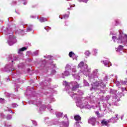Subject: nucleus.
Wrapping results in <instances>:
<instances>
[{
  "mask_svg": "<svg viewBox=\"0 0 127 127\" xmlns=\"http://www.w3.org/2000/svg\"><path fill=\"white\" fill-rule=\"evenodd\" d=\"M107 108V105H103V109L102 110V111H106Z\"/></svg>",
  "mask_w": 127,
  "mask_h": 127,
  "instance_id": "43",
  "label": "nucleus"
},
{
  "mask_svg": "<svg viewBox=\"0 0 127 127\" xmlns=\"http://www.w3.org/2000/svg\"><path fill=\"white\" fill-rule=\"evenodd\" d=\"M126 82L124 81H121V82L119 81H117L115 82V83L116 84V86H118V87L120 86V85H125Z\"/></svg>",
  "mask_w": 127,
  "mask_h": 127,
  "instance_id": "14",
  "label": "nucleus"
},
{
  "mask_svg": "<svg viewBox=\"0 0 127 127\" xmlns=\"http://www.w3.org/2000/svg\"><path fill=\"white\" fill-rule=\"evenodd\" d=\"M27 32H30L32 30V25H30L28 26L27 28Z\"/></svg>",
  "mask_w": 127,
  "mask_h": 127,
  "instance_id": "20",
  "label": "nucleus"
},
{
  "mask_svg": "<svg viewBox=\"0 0 127 127\" xmlns=\"http://www.w3.org/2000/svg\"><path fill=\"white\" fill-rule=\"evenodd\" d=\"M27 49L26 47H23L21 49H19L18 51V54H22L23 51H25Z\"/></svg>",
  "mask_w": 127,
  "mask_h": 127,
  "instance_id": "16",
  "label": "nucleus"
},
{
  "mask_svg": "<svg viewBox=\"0 0 127 127\" xmlns=\"http://www.w3.org/2000/svg\"><path fill=\"white\" fill-rule=\"evenodd\" d=\"M47 108L48 110H49V111H50V112H51V113L53 112V109L51 108V106L48 105Z\"/></svg>",
  "mask_w": 127,
  "mask_h": 127,
  "instance_id": "32",
  "label": "nucleus"
},
{
  "mask_svg": "<svg viewBox=\"0 0 127 127\" xmlns=\"http://www.w3.org/2000/svg\"><path fill=\"white\" fill-rule=\"evenodd\" d=\"M6 31L7 33H8V32H9V27H7Z\"/></svg>",
  "mask_w": 127,
  "mask_h": 127,
  "instance_id": "49",
  "label": "nucleus"
},
{
  "mask_svg": "<svg viewBox=\"0 0 127 127\" xmlns=\"http://www.w3.org/2000/svg\"><path fill=\"white\" fill-rule=\"evenodd\" d=\"M0 116H1V117H2V118H4L3 117V114L2 113H1Z\"/></svg>",
  "mask_w": 127,
  "mask_h": 127,
  "instance_id": "53",
  "label": "nucleus"
},
{
  "mask_svg": "<svg viewBox=\"0 0 127 127\" xmlns=\"http://www.w3.org/2000/svg\"><path fill=\"white\" fill-rule=\"evenodd\" d=\"M96 116H97V117H100V113L99 112V111H97L96 112Z\"/></svg>",
  "mask_w": 127,
  "mask_h": 127,
  "instance_id": "48",
  "label": "nucleus"
},
{
  "mask_svg": "<svg viewBox=\"0 0 127 127\" xmlns=\"http://www.w3.org/2000/svg\"><path fill=\"white\" fill-rule=\"evenodd\" d=\"M22 3H23V4L24 5H25V4H26V3H27V0H23V1H22Z\"/></svg>",
  "mask_w": 127,
  "mask_h": 127,
  "instance_id": "39",
  "label": "nucleus"
},
{
  "mask_svg": "<svg viewBox=\"0 0 127 127\" xmlns=\"http://www.w3.org/2000/svg\"><path fill=\"white\" fill-rule=\"evenodd\" d=\"M78 1H80V2H85V3H87L88 2V1L89 0H78Z\"/></svg>",
  "mask_w": 127,
  "mask_h": 127,
  "instance_id": "34",
  "label": "nucleus"
},
{
  "mask_svg": "<svg viewBox=\"0 0 127 127\" xmlns=\"http://www.w3.org/2000/svg\"><path fill=\"white\" fill-rule=\"evenodd\" d=\"M102 62L106 67H110V66H112V63L108 60L103 61Z\"/></svg>",
  "mask_w": 127,
  "mask_h": 127,
  "instance_id": "12",
  "label": "nucleus"
},
{
  "mask_svg": "<svg viewBox=\"0 0 127 127\" xmlns=\"http://www.w3.org/2000/svg\"><path fill=\"white\" fill-rule=\"evenodd\" d=\"M44 58H46V59H48V60H52V59H53V57H52L50 55L45 56Z\"/></svg>",
  "mask_w": 127,
  "mask_h": 127,
  "instance_id": "24",
  "label": "nucleus"
},
{
  "mask_svg": "<svg viewBox=\"0 0 127 127\" xmlns=\"http://www.w3.org/2000/svg\"><path fill=\"white\" fill-rule=\"evenodd\" d=\"M101 92H102V93H105V91H101Z\"/></svg>",
  "mask_w": 127,
  "mask_h": 127,
  "instance_id": "57",
  "label": "nucleus"
},
{
  "mask_svg": "<svg viewBox=\"0 0 127 127\" xmlns=\"http://www.w3.org/2000/svg\"><path fill=\"white\" fill-rule=\"evenodd\" d=\"M0 103L1 104H4V103H5V100L2 98H0Z\"/></svg>",
  "mask_w": 127,
  "mask_h": 127,
  "instance_id": "36",
  "label": "nucleus"
},
{
  "mask_svg": "<svg viewBox=\"0 0 127 127\" xmlns=\"http://www.w3.org/2000/svg\"><path fill=\"white\" fill-rule=\"evenodd\" d=\"M71 73V72H69L67 70H65L64 72L62 73L61 76L62 77V78H65V77H68V76H69V75H70Z\"/></svg>",
  "mask_w": 127,
  "mask_h": 127,
  "instance_id": "7",
  "label": "nucleus"
},
{
  "mask_svg": "<svg viewBox=\"0 0 127 127\" xmlns=\"http://www.w3.org/2000/svg\"><path fill=\"white\" fill-rule=\"evenodd\" d=\"M68 17H69L68 14H65L64 15V18L66 19V18H68Z\"/></svg>",
  "mask_w": 127,
  "mask_h": 127,
  "instance_id": "41",
  "label": "nucleus"
},
{
  "mask_svg": "<svg viewBox=\"0 0 127 127\" xmlns=\"http://www.w3.org/2000/svg\"><path fill=\"white\" fill-rule=\"evenodd\" d=\"M42 66L44 67L45 66V64L47 65V64H46V60H44V61H42Z\"/></svg>",
  "mask_w": 127,
  "mask_h": 127,
  "instance_id": "33",
  "label": "nucleus"
},
{
  "mask_svg": "<svg viewBox=\"0 0 127 127\" xmlns=\"http://www.w3.org/2000/svg\"><path fill=\"white\" fill-rule=\"evenodd\" d=\"M13 70H15V68H13L12 69H11V71H13Z\"/></svg>",
  "mask_w": 127,
  "mask_h": 127,
  "instance_id": "60",
  "label": "nucleus"
},
{
  "mask_svg": "<svg viewBox=\"0 0 127 127\" xmlns=\"http://www.w3.org/2000/svg\"><path fill=\"white\" fill-rule=\"evenodd\" d=\"M31 17L32 18H36V17L35 16H31Z\"/></svg>",
  "mask_w": 127,
  "mask_h": 127,
  "instance_id": "54",
  "label": "nucleus"
},
{
  "mask_svg": "<svg viewBox=\"0 0 127 127\" xmlns=\"http://www.w3.org/2000/svg\"><path fill=\"white\" fill-rule=\"evenodd\" d=\"M18 105H17V104H15V103H13L12 104V108H16V107H17Z\"/></svg>",
  "mask_w": 127,
  "mask_h": 127,
  "instance_id": "40",
  "label": "nucleus"
},
{
  "mask_svg": "<svg viewBox=\"0 0 127 127\" xmlns=\"http://www.w3.org/2000/svg\"><path fill=\"white\" fill-rule=\"evenodd\" d=\"M124 49V46L122 45H120L118 48L116 49V50L117 52H121V51H122V50Z\"/></svg>",
  "mask_w": 127,
  "mask_h": 127,
  "instance_id": "17",
  "label": "nucleus"
},
{
  "mask_svg": "<svg viewBox=\"0 0 127 127\" xmlns=\"http://www.w3.org/2000/svg\"><path fill=\"white\" fill-rule=\"evenodd\" d=\"M63 18H64V17H61V19H63Z\"/></svg>",
  "mask_w": 127,
  "mask_h": 127,
  "instance_id": "59",
  "label": "nucleus"
},
{
  "mask_svg": "<svg viewBox=\"0 0 127 127\" xmlns=\"http://www.w3.org/2000/svg\"><path fill=\"white\" fill-rule=\"evenodd\" d=\"M68 126H69V123H68V122H63L62 123L61 127H68Z\"/></svg>",
  "mask_w": 127,
  "mask_h": 127,
  "instance_id": "18",
  "label": "nucleus"
},
{
  "mask_svg": "<svg viewBox=\"0 0 127 127\" xmlns=\"http://www.w3.org/2000/svg\"><path fill=\"white\" fill-rule=\"evenodd\" d=\"M110 123H116V119H115V117H112L111 119H109Z\"/></svg>",
  "mask_w": 127,
  "mask_h": 127,
  "instance_id": "29",
  "label": "nucleus"
},
{
  "mask_svg": "<svg viewBox=\"0 0 127 127\" xmlns=\"http://www.w3.org/2000/svg\"><path fill=\"white\" fill-rule=\"evenodd\" d=\"M7 120H11L12 119V117L10 115H8L6 117Z\"/></svg>",
  "mask_w": 127,
  "mask_h": 127,
  "instance_id": "37",
  "label": "nucleus"
},
{
  "mask_svg": "<svg viewBox=\"0 0 127 127\" xmlns=\"http://www.w3.org/2000/svg\"><path fill=\"white\" fill-rule=\"evenodd\" d=\"M4 111L6 112H9V113H12V114H14V113L12 112V111H11V109L8 107H4Z\"/></svg>",
  "mask_w": 127,
  "mask_h": 127,
  "instance_id": "21",
  "label": "nucleus"
},
{
  "mask_svg": "<svg viewBox=\"0 0 127 127\" xmlns=\"http://www.w3.org/2000/svg\"><path fill=\"white\" fill-rule=\"evenodd\" d=\"M109 123H110V120H103L101 122V125H102V126H106V127H109V126H110V125H109Z\"/></svg>",
  "mask_w": 127,
  "mask_h": 127,
  "instance_id": "11",
  "label": "nucleus"
},
{
  "mask_svg": "<svg viewBox=\"0 0 127 127\" xmlns=\"http://www.w3.org/2000/svg\"><path fill=\"white\" fill-rule=\"evenodd\" d=\"M116 117H115L116 123H117V121H119V118L118 117V114H116Z\"/></svg>",
  "mask_w": 127,
  "mask_h": 127,
  "instance_id": "44",
  "label": "nucleus"
},
{
  "mask_svg": "<svg viewBox=\"0 0 127 127\" xmlns=\"http://www.w3.org/2000/svg\"><path fill=\"white\" fill-rule=\"evenodd\" d=\"M55 73H56V71L55 70H53L52 71V74H54Z\"/></svg>",
  "mask_w": 127,
  "mask_h": 127,
  "instance_id": "50",
  "label": "nucleus"
},
{
  "mask_svg": "<svg viewBox=\"0 0 127 127\" xmlns=\"http://www.w3.org/2000/svg\"><path fill=\"white\" fill-rule=\"evenodd\" d=\"M88 123L91 124L92 126H95L96 125V118L95 117H92L88 120Z\"/></svg>",
  "mask_w": 127,
  "mask_h": 127,
  "instance_id": "8",
  "label": "nucleus"
},
{
  "mask_svg": "<svg viewBox=\"0 0 127 127\" xmlns=\"http://www.w3.org/2000/svg\"><path fill=\"white\" fill-rule=\"evenodd\" d=\"M28 52V53H31V52L28 51V52Z\"/></svg>",
  "mask_w": 127,
  "mask_h": 127,
  "instance_id": "61",
  "label": "nucleus"
},
{
  "mask_svg": "<svg viewBox=\"0 0 127 127\" xmlns=\"http://www.w3.org/2000/svg\"><path fill=\"white\" fill-rule=\"evenodd\" d=\"M80 124H82L81 122H76V123L74 124V127H81V126H80Z\"/></svg>",
  "mask_w": 127,
  "mask_h": 127,
  "instance_id": "28",
  "label": "nucleus"
},
{
  "mask_svg": "<svg viewBox=\"0 0 127 127\" xmlns=\"http://www.w3.org/2000/svg\"><path fill=\"white\" fill-rule=\"evenodd\" d=\"M108 81V76L105 75L103 80L96 81L91 83L92 88H90V91L92 90H101V88H106V83Z\"/></svg>",
  "mask_w": 127,
  "mask_h": 127,
  "instance_id": "2",
  "label": "nucleus"
},
{
  "mask_svg": "<svg viewBox=\"0 0 127 127\" xmlns=\"http://www.w3.org/2000/svg\"><path fill=\"white\" fill-rule=\"evenodd\" d=\"M92 53H93V55H97L98 53V50H97L96 49H93L92 50Z\"/></svg>",
  "mask_w": 127,
  "mask_h": 127,
  "instance_id": "27",
  "label": "nucleus"
},
{
  "mask_svg": "<svg viewBox=\"0 0 127 127\" xmlns=\"http://www.w3.org/2000/svg\"><path fill=\"white\" fill-rule=\"evenodd\" d=\"M122 91H123V92L125 91H126V88H122Z\"/></svg>",
  "mask_w": 127,
  "mask_h": 127,
  "instance_id": "52",
  "label": "nucleus"
},
{
  "mask_svg": "<svg viewBox=\"0 0 127 127\" xmlns=\"http://www.w3.org/2000/svg\"><path fill=\"white\" fill-rule=\"evenodd\" d=\"M16 12L18 14H19V13H20L19 12V11H18V12H17V11H16Z\"/></svg>",
  "mask_w": 127,
  "mask_h": 127,
  "instance_id": "55",
  "label": "nucleus"
},
{
  "mask_svg": "<svg viewBox=\"0 0 127 127\" xmlns=\"http://www.w3.org/2000/svg\"><path fill=\"white\" fill-rule=\"evenodd\" d=\"M121 120H123V117H121Z\"/></svg>",
  "mask_w": 127,
  "mask_h": 127,
  "instance_id": "62",
  "label": "nucleus"
},
{
  "mask_svg": "<svg viewBox=\"0 0 127 127\" xmlns=\"http://www.w3.org/2000/svg\"><path fill=\"white\" fill-rule=\"evenodd\" d=\"M62 115H63V113L58 112L56 113L57 118H61L62 117Z\"/></svg>",
  "mask_w": 127,
  "mask_h": 127,
  "instance_id": "26",
  "label": "nucleus"
},
{
  "mask_svg": "<svg viewBox=\"0 0 127 127\" xmlns=\"http://www.w3.org/2000/svg\"><path fill=\"white\" fill-rule=\"evenodd\" d=\"M68 55L70 58H72L73 60H77V57L73 52H69Z\"/></svg>",
  "mask_w": 127,
  "mask_h": 127,
  "instance_id": "10",
  "label": "nucleus"
},
{
  "mask_svg": "<svg viewBox=\"0 0 127 127\" xmlns=\"http://www.w3.org/2000/svg\"><path fill=\"white\" fill-rule=\"evenodd\" d=\"M84 54L86 55V56H90V55H91V52H90L89 51H86Z\"/></svg>",
  "mask_w": 127,
  "mask_h": 127,
  "instance_id": "31",
  "label": "nucleus"
},
{
  "mask_svg": "<svg viewBox=\"0 0 127 127\" xmlns=\"http://www.w3.org/2000/svg\"><path fill=\"white\" fill-rule=\"evenodd\" d=\"M32 123L34 125V126L37 125V123L35 121H32Z\"/></svg>",
  "mask_w": 127,
  "mask_h": 127,
  "instance_id": "46",
  "label": "nucleus"
},
{
  "mask_svg": "<svg viewBox=\"0 0 127 127\" xmlns=\"http://www.w3.org/2000/svg\"><path fill=\"white\" fill-rule=\"evenodd\" d=\"M36 105L38 107H40L39 110L41 112H43L45 110V106L44 105H41V102L37 103Z\"/></svg>",
  "mask_w": 127,
  "mask_h": 127,
  "instance_id": "9",
  "label": "nucleus"
},
{
  "mask_svg": "<svg viewBox=\"0 0 127 127\" xmlns=\"http://www.w3.org/2000/svg\"><path fill=\"white\" fill-rule=\"evenodd\" d=\"M115 21L116 23V25H118V24H120V23H121V22L118 19L116 20Z\"/></svg>",
  "mask_w": 127,
  "mask_h": 127,
  "instance_id": "42",
  "label": "nucleus"
},
{
  "mask_svg": "<svg viewBox=\"0 0 127 127\" xmlns=\"http://www.w3.org/2000/svg\"><path fill=\"white\" fill-rule=\"evenodd\" d=\"M77 68H80V71L79 72L82 73L84 75H87V73L91 72V68L88 67V65L84 64V62H81L78 65Z\"/></svg>",
  "mask_w": 127,
  "mask_h": 127,
  "instance_id": "3",
  "label": "nucleus"
},
{
  "mask_svg": "<svg viewBox=\"0 0 127 127\" xmlns=\"http://www.w3.org/2000/svg\"><path fill=\"white\" fill-rule=\"evenodd\" d=\"M45 122L47 123L49 126H52V125H56V124H53L52 122L48 121L47 120H45Z\"/></svg>",
  "mask_w": 127,
  "mask_h": 127,
  "instance_id": "23",
  "label": "nucleus"
},
{
  "mask_svg": "<svg viewBox=\"0 0 127 127\" xmlns=\"http://www.w3.org/2000/svg\"><path fill=\"white\" fill-rule=\"evenodd\" d=\"M39 53V51H36L35 52H34L33 53L34 55H35V56H37V55H38V54Z\"/></svg>",
  "mask_w": 127,
  "mask_h": 127,
  "instance_id": "38",
  "label": "nucleus"
},
{
  "mask_svg": "<svg viewBox=\"0 0 127 127\" xmlns=\"http://www.w3.org/2000/svg\"><path fill=\"white\" fill-rule=\"evenodd\" d=\"M29 104H30V105H32V104H34V101L31 100L29 102Z\"/></svg>",
  "mask_w": 127,
  "mask_h": 127,
  "instance_id": "47",
  "label": "nucleus"
},
{
  "mask_svg": "<svg viewBox=\"0 0 127 127\" xmlns=\"http://www.w3.org/2000/svg\"><path fill=\"white\" fill-rule=\"evenodd\" d=\"M44 29H46L47 31H49L51 29V27H48L47 29H46V27H45Z\"/></svg>",
  "mask_w": 127,
  "mask_h": 127,
  "instance_id": "45",
  "label": "nucleus"
},
{
  "mask_svg": "<svg viewBox=\"0 0 127 127\" xmlns=\"http://www.w3.org/2000/svg\"><path fill=\"white\" fill-rule=\"evenodd\" d=\"M50 65L52 68H56V66H55L56 64H53V62H51V63L50 64Z\"/></svg>",
  "mask_w": 127,
  "mask_h": 127,
  "instance_id": "35",
  "label": "nucleus"
},
{
  "mask_svg": "<svg viewBox=\"0 0 127 127\" xmlns=\"http://www.w3.org/2000/svg\"><path fill=\"white\" fill-rule=\"evenodd\" d=\"M10 59L8 60L9 63H13L14 61H16V60H18L16 57L11 56V57L9 58Z\"/></svg>",
  "mask_w": 127,
  "mask_h": 127,
  "instance_id": "13",
  "label": "nucleus"
},
{
  "mask_svg": "<svg viewBox=\"0 0 127 127\" xmlns=\"http://www.w3.org/2000/svg\"><path fill=\"white\" fill-rule=\"evenodd\" d=\"M18 81V80L17 79L16 82H17Z\"/></svg>",
  "mask_w": 127,
  "mask_h": 127,
  "instance_id": "63",
  "label": "nucleus"
},
{
  "mask_svg": "<svg viewBox=\"0 0 127 127\" xmlns=\"http://www.w3.org/2000/svg\"><path fill=\"white\" fill-rule=\"evenodd\" d=\"M65 70L66 71H68L69 73H75L76 72V66H71L70 64H66L65 67Z\"/></svg>",
  "mask_w": 127,
  "mask_h": 127,
  "instance_id": "6",
  "label": "nucleus"
},
{
  "mask_svg": "<svg viewBox=\"0 0 127 127\" xmlns=\"http://www.w3.org/2000/svg\"><path fill=\"white\" fill-rule=\"evenodd\" d=\"M64 118L66 119V121H68V118H67V115H65Z\"/></svg>",
  "mask_w": 127,
  "mask_h": 127,
  "instance_id": "51",
  "label": "nucleus"
},
{
  "mask_svg": "<svg viewBox=\"0 0 127 127\" xmlns=\"http://www.w3.org/2000/svg\"><path fill=\"white\" fill-rule=\"evenodd\" d=\"M21 65V64H20L18 65V67L19 68L20 67V65Z\"/></svg>",
  "mask_w": 127,
  "mask_h": 127,
  "instance_id": "56",
  "label": "nucleus"
},
{
  "mask_svg": "<svg viewBox=\"0 0 127 127\" xmlns=\"http://www.w3.org/2000/svg\"><path fill=\"white\" fill-rule=\"evenodd\" d=\"M110 98H111V96H110V95H107L106 96V97H102L101 98V100L103 102H105V101H108L110 100Z\"/></svg>",
  "mask_w": 127,
  "mask_h": 127,
  "instance_id": "15",
  "label": "nucleus"
},
{
  "mask_svg": "<svg viewBox=\"0 0 127 127\" xmlns=\"http://www.w3.org/2000/svg\"><path fill=\"white\" fill-rule=\"evenodd\" d=\"M99 72V70L96 69L93 71L92 74H88V80H89L90 82H93L95 78L99 77V72Z\"/></svg>",
  "mask_w": 127,
  "mask_h": 127,
  "instance_id": "4",
  "label": "nucleus"
},
{
  "mask_svg": "<svg viewBox=\"0 0 127 127\" xmlns=\"http://www.w3.org/2000/svg\"><path fill=\"white\" fill-rule=\"evenodd\" d=\"M39 20L40 22H45V21H47V19L43 17H40Z\"/></svg>",
  "mask_w": 127,
  "mask_h": 127,
  "instance_id": "19",
  "label": "nucleus"
},
{
  "mask_svg": "<svg viewBox=\"0 0 127 127\" xmlns=\"http://www.w3.org/2000/svg\"><path fill=\"white\" fill-rule=\"evenodd\" d=\"M83 84H84V86H86L87 87L90 86V84H89V83H88V82L86 81V80H84Z\"/></svg>",
  "mask_w": 127,
  "mask_h": 127,
  "instance_id": "30",
  "label": "nucleus"
},
{
  "mask_svg": "<svg viewBox=\"0 0 127 127\" xmlns=\"http://www.w3.org/2000/svg\"><path fill=\"white\" fill-rule=\"evenodd\" d=\"M16 42V39H15V37L13 36L12 34H10L8 35V39L7 40V43L10 46H11V45H13L14 43Z\"/></svg>",
  "mask_w": 127,
  "mask_h": 127,
  "instance_id": "5",
  "label": "nucleus"
},
{
  "mask_svg": "<svg viewBox=\"0 0 127 127\" xmlns=\"http://www.w3.org/2000/svg\"><path fill=\"white\" fill-rule=\"evenodd\" d=\"M74 120L76 121H81V117L80 115H75L74 117Z\"/></svg>",
  "mask_w": 127,
  "mask_h": 127,
  "instance_id": "22",
  "label": "nucleus"
},
{
  "mask_svg": "<svg viewBox=\"0 0 127 127\" xmlns=\"http://www.w3.org/2000/svg\"><path fill=\"white\" fill-rule=\"evenodd\" d=\"M12 3H13V4H15V2L13 1V2H12Z\"/></svg>",
  "mask_w": 127,
  "mask_h": 127,
  "instance_id": "58",
  "label": "nucleus"
},
{
  "mask_svg": "<svg viewBox=\"0 0 127 127\" xmlns=\"http://www.w3.org/2000/svg\"><path fill=\"white\" fill-rule=\"evenodd\" d=\"M72 76L74 79H76V80H80V76L79 75L72 74Z\"/></svg>",
  "mask_w": 127,
  "mask_h": 127,
  "instance_id": "25",
  "label": "nucleus"
},
{
  "mask_svg": "<svg viewBox=\"0 0 127 127\" xmlns=\"http://www.w3.org/2000/svg\"><path fill=\"white\" fill-rule=\"evenodd\" d=\"M63 84L65 86V90L67 91H68V94L71 96L72 99L76 100L75 102L77 107L80 108V109H87L88 110H90V109H96V108H97V106H91L88 104V102L93 103V102L91 101V98L88 97L84 100V98L82 97V95L84 94L82 91L79 90L77 91V93L70 92H75L80 86V84L77 83V82L72 81L69 83L66 81H64Z\"/></svg>",
  "mask_w": 127,
  "mask_h": 127,
  "instance_id": "1",
  "label": "nucleus"
}]
</instances>
